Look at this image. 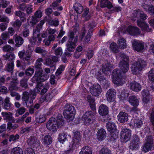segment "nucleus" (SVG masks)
Listing matches in <instances>:
<instances>
[{
	"mask_svg": "<svg viewBox=\"0 0 154 154\" xmlns=\"http://www.w3.org/2000/svg\"><path fill=\"white\" fill-rule=\"evenodd\" d=\"M116 95V92L114 89H112L109 90L106 94L107 100L109 102L112 101L114 100Z\"/></svg>",
	"mask_w": 154,
	"mask_h": 154,
	"instance_id": "obj_18",
	"label": "nucleus"
},
{
	"mask_svg": "<svg viewBox=\"0 0 154 154\" xmlns=\"http://www.w3.org/2000/svg\"><path fill=\"white\" fill-rule=\"evenodd\" d=\"M15 14L16 16L19 17L22 21H23L26 20L25 17L26 14L24 12L20 11H17L15 12Z\"/></svg>",
	"mask_w": 154,
	"mask_h": 154,
	"instance_id": "obj_40",
	"label": "nucleus"
},
{
	"mask_svg": "<svg viewBox=\"0 0 154 154\" xmlns=\"http://www.w3.org/2000/svg\"><path fill=\"white\" fill-rule=\"evenodd\" d=\"M134 122V126L137 128H140L143 125V122L141 120L139 119H135Z\"/></svg>",
	"mask_w": 154,
	"mask_h": 154,
	"instance_id": "obj_59",
	"label": "nucleus"
},
{
	"mask_svg": "<svg viewBox=\"0 0 154 154\" xmlns=\"http://www.w3.org/2000/svg\"><path fill=\"white\" fill-rule=\"evenodd\" d=\"M142 95L143 97V101L144 103H147L150 100L148 97V94L146 93V91H143L142 92Z\"/></svg>",
	"mask_w": 154,
	"mask_h": 154,
	"instance_id": "obj_48",
	"label": "nucleus"
},
{
	"mask_svg": "<svg viewBox=\"0 0 154 154\" xmlns=\"http://www.w3.org/2000/svg\"><path fill=\"white\" fill-rule=\"evenodd\" d=\"M48 24L51 26H57L59 24V21L56 19L54 20L50 19L48 20Z\"/></svg>",
	"mask_w": 154,
	"mask_h": 154,
	"instance_id": "obj_54",
	"label": "nucleus"
},
{
	"mask_svg": "<svg viewBox=\"0 0 154 154\" xmlns=\"http://www.w3.org/2000/svg\"><path fill=\"white\" fill-rule=\"evenodd\" d=\"M39 21V19L36 17L34 15L32 16L29 22L32 26L35 25Z\"/></svg>",
	"mask_w": 154,
	"mask_h": 154,
	"instance_id": "obj_60",
	"label": "nucleus"
},
{
	"mask_svg": "<svg viewBox=\"0 0 154 154\" xmlns=\"http://www.w3.org/2000/svg\"><path fill=\"white\" fill-rule=\"evenodd\" d=\"M17 82L16 81H12L10 83L9 88L11 90H17L18 88L17 86Z\"/></svg>",
	"mask_w": 154,
	"mask_h": 154,
	"instance_id": "obj_52",
	"label": "nucleus"
},
{
	"mask_svg": "<svg viewBox=\"0 0 154 154\" xmlns=\"http://www.w3.org/2000/svg\"><path fill=\"white\" fill-rule=\"evenodd\" d=\"M118 137L116 131L110 132V135L108 137V139L110 141H114Z\"/></svg>",
	"mask_w": 154,
	"mask_h": 154,
	"instance_id": "obj_45",
	"label": "nucleus"
},
{
	"mask_svg": "<svg viewBox=\"0 0 154 154\" xmlns=\"http://www.w3.org/2000/svg\"><path fill=\"white\" fill-rule=\"evenodd\" d=\"M40 32L34 30L33 37L30 39V42L33 44H35L37 45H40L42 41V39L40 37Z\"/></svg>",
	"mask_w": 154,
	"mask_h": 154,
	"instance_id": "obj_11",
	"label": "nucleus"
},
{
	"mask_svg": "<svg viewBox=\"0 0 154 154\" xmlns=\"http://www.w3.org/2000/svg\"><path fill=\"white\" fill-rule=\"evenodd\" d=\"M148 78L149 80L154 81V69H152L149 72Z\"/></svg>",
	"mask_w": 154,
	"mask_h": 154,
	"instance_id": "obj_62",
	"label": "nucleus"
},
{
	"mask_svg": "<svg viewBox=\"0 0 154 154\" xmlns=\"http://www.w3.org/2000/svg\"><path fill=\"white\" fill-rule=\"evenodd\" d=\"M74 139L73 143L72 144V146H75L78 147L80 144L81 141V136L80 132L78 131H76L74 133Z\"/></svg>",
	"mask_w": 154,
	"mask_h": 154,
	"instance_id": "obj_20",
	"label": "nucleus"
},
{
	"mask_svg": "<svg viewBox=\"0 0 154 154\" xmlns=\"http://www.w3.org/2000/svg\"><path fill=\"white\" fill-rule=\"evenodd\" d=\"M2 115L4 120L8 121H10L13 120V114L11 112H2Z\"/></svg>",
	"mask_w": 154,
	"mask_h": 154,
	"instance_id": "obj_29",
	"label": "nucleus"
},
{
	"mask_svg": "<svg viewBox=\"0 0 154 154\" xmlns=\"http://www.w3.org/2000/svg\"><path fill=\"white\" fill-rule=\"evenodd\" d=\"M128 101L133 106H137L139 105V100L134 95L130 96L128 98Z\"/></svg>",
	"mask_w": 154,
	"mask_h": 154,
	"instance_id": "obj_25",
	"label": "nucleus"
},
{
	"mask_svg": "<svg viewBox=\"0 0 154 154\" xmlns=\"http://www.w3.org/2000/svg\"><path fill=\"white\" fill-rule=\"evenodd\" d=\"M121 136L122 138V141L126 143L129 141L131 137V131L127 128H123L121 132Z\"/></svg>",
	"mask_w": 154,
	"mask_h": 154,
	"instance_id": "obj_12",
	"label": "nucleus"
},
{
	"mask_svg": "<svg viewBox=\"0 0 154 154\" xmlns=\"http://www.w3.org/2000/svg\"><path fill=\"white\" fill-rule=\"evenodd\" d=\"M106 126L109 132L116 131V127L114 123L109 122L106 124Z\"/></svg>",
	"mask_w": 154,
	"mask_h": 154,
	"instance_id": "obj_31",
	"label": "nucleus"
},
{
	"mask_svg": "<svg viewBox=\"0 0 154 154\" xmlns=\"http://www.w3.org/2000/svg\"><path fill=\"white\" fill-rule=\"evenodd\" d=\"M11 154H23L22 149L20 147H16L11 151Z\"/></svg>",
	"mask_w": 154,
	"mask_h": 154,
	"instance_id": "obj_42",
	"label": "nucleus"
},
{
	"mask_svg": "<svg viewBox=\"0 0 154 154\" xmlns=\"http://www.w3.org/2000/svg\"><path fill=\"white\" fill-rule=\"evenodd\" d=\"M90 91L93 96H97L101 93L102 89L99 85L96 84L90 87Z\"/></svg>",
	"mask_w": 154,
	"mask_h": 154,
	"instance_id": "obj_13",
	"label": "nucleus"
},
{
	"mask_svg": "<svg viewBox=\"0 0 154 154\" xmlns=\"http://www.w3.org/2000/svg\"><path fill=\"white\" fill-rule=\"evenodd\" d=\"M97 135V139L99 140H102L106 137V131L102 128L98 131Z\"/></svg>",
	"mask_w": 154,
	"mask_h": 154,
	"instance_id": "obj_23",
	"label": "nucleus"
},
{
	"mask_svg": "<svg viewBox=\"0 0 154 154\" xmlns=\"http://www.w3.org/2000/svg\"><path fill=\"white\" fill-rule=\"evenodd\" d=\"M46 120L45 116L44 115H40L36 119L37 122L42 123L45 121Z\"/></svg>",
	"mask_w": 154,
	"mask_h": 154,
	"instance_id": "obj_49",
	"label": "nucleus"
},
{
	"mask_svg": "<svg viewBox=\"0 0 154 154\" xmlns=\"http://www.w3.org/2000/svg\"><path fill=\"white\" fill-rule=\"evenodd\" d=\"M57 122L59 124V123H62V127L64 123L63 118L61 114H58L57 117Z\"/></svg>",
	"mask_w": 154,
	"mask_h": 154,
	"instance_id": "obj_56",
	"label": "nucleus"
},
{
	"mask_svg": "<svg viewBox=\"0 0 154 154\" xmlns=\"http://www.w3.org/2000/svg\"><path fill=\"white\" fill-rule=\"evenodd\" d=\"M34 51L37 53L40 54L43 57H45L47 54V52L45 49L41 47H36Z\"/></svg>",
	"mask_w": 154,
	"mask_h": 154,
	"instance_id": "obj_32",
	"label": "nucleus"
},
{
	"mask_svg": "<svg viewBox=\"0 0 154 154\" xmlns=\"http://www.w3.org/2000/svg\"><path fill=\"white\" fill-rule=\"evenodd\" d=\"M18 127V125L16 124H12L11 122H9L8 124L7 129L10 130L11 129H15Z\"/></svg>",
	"mask_w": 154,
	"mask_h": 154,
	"instance_id": "obj_57",
	"label": "nucleus"
},
{
	"mask_svg": "<svg viewBox=\"0 0 154 154\" xmlns=\"http://www.w3.org/2000/svg\"><path fill=\"white\" fill-rule=\"evenodd\" d=\"M62 123L59 124L56 119L51 118L48 122L46 126L48 130L54 132L56 131L58 129L62 127Z\"/></svg>",
	"mask_w": 154,
	"mask_h": 154,
	"instance_id": "obj_7",
	"label": "nucleus"
},
{
	"mask_svg": "<svg viewBox=\"0 0 154 154\" xmlns=\"http://www.w3.org/2000/svg\"><path fill=\"white\" fill-rule=\"evenodd\" d=\"M67 135L64 133L60 134L59 135V140L61 143H63L67 140Z\"/></svg>",
	"mask_w": 154,
	"mask_h": 154,
	"instance_id": "obj_41",
	"label": "nucleus"
},
{
	"mask_svg": "<svg viewBox=\"0 0 154 154\" xmlns=\"http://www.w3.org/2000/svg\"><path fill=\"white\" fill-rule=\"evenodd\" d=\"M22 22L18 19L16 20L12 24L13 27L19 28L22 25Z\"/></svg>",
	"mask_w": 154,
	"mask_h": 154,
	"instance_id": "obj_64",
	"label": "nucleus"
},
{
	"mask_svg": "<svg viewBox=\"0 0 154 154\" xmlns=\"http://www.w3.org/2000/svg\"><path fill=\"white\" fill-rule=\"evenodd\" d=\"M45 64L53 68L54 69H55V63L54 62L51 58H48L45 60Z\"/></svg>",
	"mask_w": 154,
	"mask_h": 154,
	"instance_id": "obj_44",
	"label": "nucleus"
},
{
	"mask_svg": "<svg viewBox=\"0 0 154 154\" xmlns=\"http://www.w3.org/2000/svg\"><path fill=\"white\" fill-rule=\"evenodd\" d=\"M131 88L133 91H138L141 90V87L139 83L135 82H134L131 83Z\"/></svg>",
	"mask_w": 154,
	"mask_h": 154,
	"instance_id": "obj_27",
	"label": "nucleus"
},
{
	"mask_svg": "<svg viewBox=\"0 0 154 154\" xmlns=\"http://www.w3.org/2000/svg\"><path fill=\"white\" fill-rule=\"evenodd\" d=\"M27 143L30 146H34L38 144V140L36 137L31 136L28 140Z\"/></svg>",
	"mask_w": 154,
	"mask_h": 154,
	"instance_id": "obj_26",
	"label": "nucleus"
},
{
	"mask_svg": "<svg viewBox=\"0 0 154 154\" xmlns=\"http://www.w3.org/2000/svg\"><path fill=\"white\" fill-rule=\"evenodd\" d=\"M14 37H15V42L17 45L19 47L23 43L24 40L20 36L15 35Z\"/></svg>",
	"mask_w": 154,
	"mask_h": 154,
	"instance_id": "obj_38",
	"label": "nucleus"
},
{
	"mask_svg": "<svg viewBox=\"0 0 154 154\" xmlns=\"http://www.w3.org/2000/svg\"><path fill=\"white\" fill-rule=\"evenodd\" d=\"M74 8L75 11L78 14H81L83 11V7L79 3H76L74 5Z\"/></svg>",
	"mask_w": 154,
	"mask_h": 154,
	"instance_id": "obj_34",
	"label": "nucleus"
},
{
	"mask_svg": "<svg viewBox=\"0 0 154 154\" xmlns=\"http://www.w3.org/2000/svg\"><path fill=\"white\" fill-rule=\"evenodd\" d=\"M88 26L89 30L84 40L85 43H88L90 40L93 31V28L96 27V24L95 22H93L89 23Z\"/></svg>",
	"mask_w": 154,
	"mask_h": 154,
	"instance_id": "obj_15",
	"label": "nucleus"
},
{
	"mask_svg": "<svg viewBox=\"0 0 154 154\" xmlns=\"http://www.w3.org/2000/svg\"><path fill=\"white\" fill-rule=\"evenodd\" d=\"M118 41V44L120 48L124 49L126 47V41L124 38H120Z\"/></svg>",
	"mask_w": 154,
	"mask_h": 154,
	"instance_id": "obj_39",
	"label": "nucleus"
},
{
	"mask_svg": "<svg viewBox=\"0 0 154 154\" xmlns=\"http://www.w3.org/2000/svg\"><path fill=\"white\" fill-rule=\"evenodd\" d=\"M69 38L66 45V49L69 52L73 51L77 42L78 36L75 35L74 32H71L69 33Z\"/></svg>",
	"mask_w": 154,
	"mask_h": 154,
	"instance_id": "obj_3",
	"label": "nucleus"
},
{
	"mask_svg": "<svg viewBox=\"0 0 154 154\" xmlns=\"http://www.w3.org/2000/svg\"><path fill=\"white\" fill-rule=\"evenodd\" d=\"M147 18V16L144 12L139 9L134 10L131 16V18L132 20H137V25L140 27L142 29L149 31L148 26L144 20Z\"/></svg>",
	"mask_w": 154,
	"mask_h": 154,
	"instance_id": "obj_1",
	"label": "nucleus"
},
{
	"mask_svg": "<svg viewBox=\"0 0 154 154\" xmlns=\"http://www.w3.org/2000/svg\"><path fill=\"white\" fill-rule=\"evenodd\" d=\"M146 65V61L142 59H138L137 61L134 63L131 66V71L133 74L139 73Z\"/></svg>",
	"mask_w": 154,
	"mask_h": 154,
	"instance_id": "obj_4",
	"label": "nucleus"
},
{
	"mask_svg": "<svg viewBox=\"0 0 154 154\" xmlns=\"http://www.w3.org/2000/svg\"><path fill=\"white\" fill-rule=\"evenodd\" d=\"M132 44L134 49L137 51H141L144 49V43L140 41L134 40L132 41Z\"/></svg>",
	"mask_w": 154,
	"mask_h": 154,
	"instance_id": "obj_16",
	"label": "nucleus"
},
{
	"mask_svg": "<svg viewBox=\"0 0 154 154\" xmlns=\"http://www.w3.org/2000/svg\"><path fill=\"white\" fill-rule=\"evenodd\" d=\"M75 110L74 107L71 105L66 104L64 107L63 114L65 118L69 121L74 119Z\"/></svg>",
	"mask_w": 154,
	"mask_h": 154,
	"instance_id": "obj_5",
	"label": "nucleus"
},
{
	"mask_svg": "<svg viewBox=\"0 0 154 154\" xmlns=\"http://www.w3.org/2000/svg\"><path fill=\"white\" fill-rule=\"evenodd\" d=\"M128 117V114L123 112H120L117 116L118 121L121 123H124L127 121Z\"/></svg>",
	"mask_w": 154,
	"mask_h": 154,
	"instance_id": "obj_19",
	"label": "nucleus"
},
{
	"mask_svg": "<svg viewBox=\"0 0 154 154\" xmlns=\"http://www.w3.org/2000/svg\"><path fill=\"white\" fill-rule=\"evenodd\" d=\"M32 52L27 50L26 51L25 54L23 58V60L25 62H26V63L28 65L31 63L30 61L32 60Z\"/></svg>",
	"mask_w": 154,
	"mask_h": 154,
	"instance_id": "obj_24",
	"label": "nucleus"
},
{
	"mask_svg": "<svg viewBox=\"0 0 154 154\" xmlns=\"http://www.w3.org/2000/svg\"><path fill=\"white\" fill-rule=\"evenodd\" d=\"M53 97V95L50 93H48L46 95L41 98L43 102H49Z\"/></svg>",
	"mask_w": 154,
	"mask_h": 154,
	"instance_id": "obj_46",
	"label": "nucleus"
},
{
	"mask_svg": "<svg viewBox=\"0 0 154 154\" xmlns=\"http://www.w3.org/2000/svg\"><path fill=\"white\" fill-rule=\"evenodd\" d=\"M54 54L57 56L60 57L63 54V50L61 47L55 48L54 51Z\"/></svg>",
	"mask_w": 154,
	"mask_h": 154,
	"instance_id": "obj_50",
	"label": "nucleus"
},
{
	"mask_svg": "<svg viewBox=\"0 0 154 154\" xmlns=\"http://www.w3.org/2000/svg\"><path fill=\"white\" fill-rule=\"evenodd\" d=\"M154 148V144L153 137L152 136H148L145 140V143L144 144L143 150L146 152Z\"/></svg>",
	"mask_w": 154,
	"mask_h": 154,
	"instance_id": "obj_9",
	"label": "nucleus"
},
{
	"mask_svg": "<svg viewBox=\"0 0 154 154\" xmlns=\"http://www.w3.org/2000/svg\"><path fill=\"white\" fill-rule=\"evenodd\" d=\"M49 88V85L48 83H46L44 85L42 83H39L37 84L36 90L38 92L41 91L40 94L43 95L47 92Z\"/></svg>",
	"mask_w": 154,
	"mask_h": 154,
	"instance_id": "obj_14",
	"label": "nucleus"
},
{
	"mask_svg": "<svg viewBox=\"0 0 154 154\" xmlns=\"http://www.w3.org/2000/svg\"><path fill=\"white\" fill-rule=\"evenodd\" d=\"M94 115V112L91 111H87L82 116V120L85 125L90 124L93 122V118Z\"/></svg>",
	"mask_w": 154,
	"mask_h": 154,
	"instance_id": "obj_10",
	"label": "nucleus"
},
{
	"mask_svg": "<svg viewBox=\"0 0 154 154\" xmlns=\"http://www.w3.org/2000/svg\"><path fill=\"white\" fill-rule=\"evenodd\" d=\"M28 78H24L20 82V85L22 87L26 88L28 86L27 81Z\"/></svg>",
	"mask_w": 154,
	"mask_h": 154,
	"instance_id": "obj_43",
	"label": "nucleus"
},
{
	"mask_svg": "<svg viewBox=\"0 0 154 154\" xmlns=\"http://www.w3.org/2000/svg\"><path fill=\"white\" fill-rule=\"evenodd\" d=\"M44 142L47 145H49L52 142L51 137L50 135L45 136L44 139Z\"/></svg>",
	"mask_w": 154,
	"mask_h": 154,
	"instance_id": "obj_58",
	"label": "nucleus"
},
{
	"mask_svg": "<svg viewBox=\"0 0 154 154\" xmlns=\"http://www.w3.org/2000/svg\"><path fill=\"white\" fill-rule=\"evenodd\" d=\"M139 142H134V141H132L130 144V148L132 150L137 149L139 146Z\"/></svg>",
	"mask_w": 154,
	"mask_h": 154,
	"instance_id": "obj_47",
	"label": "nucleus"
},
{
	"mask_svg": "<svg viewBox=\"0 0 154 154\" xmlns=\"http://www.w3.org/2000/svg\"><path fill=\"white\" fill-rule=\"evenodd\" d=\"M98 112L101 116L106 115L108 113V108L106 105L102 104L99 107Z\"/></svg>",
	"mask_w": 154,
	"mask_h": 154,
	"instance_id": "obj_21",
	"label": "nucleus"
},
{
	"mask_svg": "<svg viewBox=\"0 0 154 154\" xmlns=\"http://www.w3.org/2000/svg\"><path fill=\"white\" fill-rule=\"evenodd\" d=\"M127 31L131 35H137L140 33V31L136 26H129L127 29Z\"/></svg>",
	"mask_w": 154,
	"mask_h": 154,
	"instance_id": "obj_17",
	"label": "nucleus"
},
{
	"mask_svg": "<svg viewBox=\"0 0 154 154\" xmlns=\"http://www.w3.org/2000/svg\"><path fill=\"white\" fill-rule=\"evenodd\" d=\"M79 154H92L91 148L88 146H85L81 149Z\"/></svg>",
	"mask_w": 154,
	"mask_h": 154,
	"instance_id": "obj_30",
	"label": "nucleus"
},
{
	"mask_svg": "<svg viewBox=\"0 0 154 154\" xmlns=\"http://www.w3.org/2000/svg\"><path fill=\"white\" fill-rule=\"evenodd\" d=\"M34 72V69L32 68L29 67L25 71L26 74L28 76H31Z\"/></svg>",
	"mask_w": 154,
	"mask_h": 154,
	"instance_id": "obj_61",
	"label": "nucleus"
},
{
	"mask_svg": "<svg viewBox=\"0 0 154 154\" xmlns=\"http://www.w3.org/2000/svg\"><path fill=\"white\" fill-rule=\"evenodd\" d=\"M45 18L40 21L39 23L37 25L35 29L34 30H35L40 32L41 29H42V25L45 23Z\"/></svg>",
	"mask_w": 154,
	"mask_h": 154,
	"instance_id": "obj_55",
	"label": "nucleus"
},
{
	"mask_svg": "<svg viewBox=\"0 0 154 154\" xmlns=\"http://www.w3.org/2000/svg\"><path fill=\"white\" fill-rule=\"evenodd\" d=\"M14 68V63L12 61L9 62L7 63L6 67V70L9 72H10L12 75L13 72Z\"/></svg>",
	"mask_w": 154,
	"mask_h": 154,
	"instance_id": "obj_33",
	"label": "nucleus"
},
{
	"mask_svg": "<svg viewBox=\"0 0 154 154\" xmlns=\"http://www.w3.org/2000/svg\"><path fill=\"white\" fill-rule=\"evenodd\" d=\"M99 154H112L111 151L106 147L102 148L99 152Z\"/></svg>",
	"mask_w": 154,
	"mask_h": 154,
	"instance_id": "obj_53",
	"label": "nucleus"
},
{
	"mask_svg": "<svg viewBox=\"0 0 154 154\" xmlns=\"http://www.w3.org/2000/svg\"><path fill=\"white\" fill-rule=\"evenodd\" d=\"M11 104L10 103V99L9 97L6 98L5 100V102L3 105V109L6 110L11 109Z\"/></svg>",
	"mask_w": 154,
	"mask_h": 154,
	"instance_id": "obj_36",
	"label": "nucleus"
},
{
	"mask_svg": "<svg viewBox=\"0 0 154 154\" xmlns=\"http://www.w3.org/2000/svg\"><path fill=\"white\" fill-rule=\"evenodd\" d=\"M43 72L42 69L36 70L34 76L31 79L33 83L36 82L38 84L46 80L49 77L46 74L43 73Z\"/></svg>",
	"mask_w": 154,
	"mask_h": 154,
	"instance_id": "obj_6",
	"label": "nucleus"
},
{
	"mask_svg": "<svg viewBox=\"0 0 154 154\" xmlns=\"http://www.w3.org/2000/svg\"><path fill=\"white\" fill-rule=\"evenodd\" d=\"M115 79L113 83L118 85H121L125 82V78L123 77L122 72L119 70L116 69L113 71Z\"/></svg>",
	"mask_w": 154,
	"mask_h": 154,
	"instance_id": "obj_8",
	"label": "nucleus"
},
{
	"mask_svg": "<svg viewBox=\"0 0 154 154\" xmlns=\"http://www.w3.org/2000/svg\"><path fill=\"white\" fill-rule=\"evenodd\" d=\"M122 60L120 62L119 66L123 73L127 72L129 69V58L124 53H120L119 55Z\"/></svg>",
	"mask_w": 154,
	"mask_h": 154,
	"instance_id": "obj_2",
	"label": "nucleus"
},
{
	"mask_svg": "<svg viewBox=\"0 0 154 154\" xmlns=\"http://www.w3.org/2000/svg\"><path fill=\"white\" fill-rule=\"evenodd\" d=\"M43 60L42 58H38L36 60V63L35 65V67L37 69V70H40L42 69L41 66L42 64V63L43 62Z\"/></svg>",
	"mask_w": 154,
	"mask_h": 154,
	"instance_id": "obj_37",
	"label": "nucleus"
},
{
	"mask_svg": "<svg viewBox=\"0 0 154 154\" xmlns=\"http://www.w3.org/2000/svg\"><path fill=\"white\" fill-rule=\"evenodd\" d=\"M29 98V94L28 92L25 91L23 92L22 96V100L23 102Z\"/></svg>",
	"mask_w": 154,
	"mask_h": 154,
	"instance_id": "obj_63",
	"label": "nucleus"
},
{
	"mask_svg": "<svg viewBox=\"0 0 154 154\" xmlns=\"http://www.w3.org/2000/svg\"><path fill=\"white\" fill-rule=\"evenodd\" d=\"M100 5L102 8L107 7L110 9L112 7V3L107 0H103L101 1Z\"/></svg>",
	"mask_w": 154,
	"mask_h": 154,
	"instance_id": "obj_28",
	"label": "nucleus"
},
{
	"mask_svg": "<svg viewBox=\"0 0 154 154\" xmlns=\"http://www.w3.org/2000/svg\"><path fill=\"white\" fill-rule=\"evenodd\" d=\"M4 60H8L9 62L12 61L14 63V60L15 57L14 54L8 53L3 55Z\"/></svg>",
	"mask_w": 154,
	"mask_h": 154,
	"instance_id": "obj_35",
	"label": "nucleus"
},
{
	"mask_svg": "<svg viewBox=\"0 0 154 154\" xmlns=\"http://www.w3.org/2000/svg\"><path fill=\"white\" fill-rule=\"evenodd\" d=\"M110 48L114 52L117 53L118 51L117 45L115 43L112 42L110 44Z\"/></svg>",
	"mask_w": 154,
	"mask_h": 154,
	"instance_id": "obj_51",
	"label": "nucleus"
},
{
	"mask_svg": "<svg viewBox=\"0 0 154 154\" xmlns=\"http://www.w3.org/2000/svg\"><path fill=\"white\" fill-rule=\"evenodd\" d=\"M113 66L110 63H107L103 65L102 72L106 75L109 74L111 71V69L113 67Z\"/></svg>",
	"mask_w": 154,
	"mask_h": 154,
	"instance_id": "obj_22",
	"label": "nucleus"
}]
</instances>
